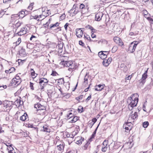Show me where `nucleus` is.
<instances>
[{
  "label": "nucleus",
  "instance_id": "393cba45",
  "mask_svg": "<svg viewBox=\"0 0 153 153\" xmlns=\"http://www.w3.org/2000/svg\"><path fill=\"white\" fill-rule=\"evenodd\" d=\"M134 42H131L129 47L128 48V51L130 52L131 53H133L134 51V50L133 49L132 45L134 44Z\"/></svg>",
  "mask_w": 153,
  "mask_h": 153
},
{
  "label": "nucleus",
  "instance_id": "ea45409f",
  "mask_svg": "<svg viewBox=\"0 0 153 153\" xmlns=\"http://www.w3.org/2000/svg\"><path fill=\"white\" fill-rule=\"evenodd\" d=\"M134 44L132 45V46L133 49L135 50V48H136L137 45L139 43V42L137 41L134 42Z\"/></svg>",
  "mask_w": 153,
  "mask_h": 153
},
{
  "label": "nucleus",
  "instance_id": "37998d69",
  "mask_svg": "<svg viewBox=\"0 0 153 153\" xmlns=\"http://www.w3.org/2000/svg\"><path fill=\"white\" fill-rule=\"evenodd\" d=\"M51 20H52L51 18H50L48 20V22H46V24H45V27H48V26L49 25V24H50V22Z\"/></svg>",
  "mask_w": 153,
  "mask_h": 153
},
{
  "label": "nucleus",
  "instance_id": "ddd939ff",
  "mask_svg": "<svg viewBox=\"0 0 153 153\" xmlns=\"http://www.w3.org/2000/svg\"><path fill=\"white\" fill-rule=\"evenodd\" d=\"M103 15V14L101 12H99L95 15V20L97 21H100Z\"/></svg>",
  "mask_w": 153,
  "mask_h": 153
},
{
  "label": "nucleus",
  "instance_id": "338daca9",
  "mask_svg": "<svg viewBox=\"0 0 153 153\" xmlns=\"http://www.w3.org/2000/svg\"><path fill=\"white\" fill-rule=\"evenodd\" d=\"M131 75H129L127 77H126L125 78V79L126 80H130L131 79V77H130Z\"/></svg>",
  "mask_w": 153,
  "mask_h": 153
},
{
  "label": "nucleus",
  "instance_id": "4d7b16f0",
  "mask_svg": "<svg viewBox=\"0 0 153 153\" xmlns=\"http://www.w3.org/2000/svg\"><path fill=\"white\" fill-rule=\"evenodd\" d=\"M77 151L76 150H72L70 151H69L67 152H66V153H77Z\"/></svg>",
  "mask_w": 153,
  "mask_h": 153
},
{
  "label": "nucleus",
  "instance_id": "1a4fd4ad",
  "mask_svg": "<svg viewBox=\"0 0 153 153\" xmlns=\"http://www.w3.org/2000/svg\"><path fill=\"white\" fill-rule=\"evenodd\" d=\"M27 28L25 27H23L19 31L17 34L18 35L22 36L26 33Z\"/></svg>",
  "mask_w": 153,
  "mask_h": 153
},
{
  "label": "nucleus",
  "instance_id": "f257e3e1",
  "mask_svg": "<svg viewBox=\"0 0 153 153\" xmlns=\"http://www.w3.org/2000/svg\"><path fill=\"white\" fill-rule=\"evenodd\" d=\"M137 94H132L127 100V102L129 103L128 105V109L130 110H132L133 108L137 105L138 101V98L137 97Z\"/></svg>",
  "mask_w": 153,
  "mask_h": 153
},
{
  "label": "nucleus",
  "instance_id": "f03ea898",
  "mask_svg": "<svg viewBox=\"0 0 153 153\" xmlns=\"http://www.w3.org/2000/svg\"><path fill=\"white\" fill-rule=\"evenodd\" d=\"M19 19L18 15L17 14H12L11 16L10 23L9 24V26H11L16 22L18 21Z\"/></svg>",
  "mask_w": 153,
  "mask_h": 153
},
{
  "label": "nucleus",
  "instance_id": "a878e982",
  "mask_svg": "<svg viewBox=\"0 0 153 153\" xmlns=\"http://www.w3.org/2000/svg\"><path fill=\"white\" fill-rule=\"evenodd\" d=\"M104 85H97L98 88H95V90L97 91H101L103 88V86Z\"/></svg>",
  "mask_w": 153,
  "mask_h": 153
},
{
  "label": "nucleus",
  "instance_id": "6e6d98bb",
  "mask_svg": "<svg viewBox=\"0 0 153 153\" xmlns=\"http://www.w3.org/2000/svg\"><path fill=\"white\" fill-rule=\"evenodd\" d=\"M121 70H123L124 72H126L128 70V68L126 66L123 68V69H122Z\"/></svg>",
  "mask_w": 153,
  "mask_h": 153
},
{
  "label": "nucleus",
  "instance_id": "4468645a",
  "mask_svg": "<svg viewBox=\"0 0 153 153\" xmlns=\"http://www.w3.org/2000/svg\"><path fill=\"white\" fill-rule=\"evenodd\" d=\"M19 54L20 56L21 57H25L26 55L25 50L23 48H22L19 51Z\"/></svg>",
  "mask_w": 153,
  "mask_h": 153
},
{
  "label": "nucleus",
  "instance_id": "5701e85b",
  "mask_svg": "<svg viewBox=\"0 0 153 153\" xmlns=\"http://www.w3.org/2000/svg\"><path fill=\"white\" fill-rule=\"evenodd\" d=\"M48 80L45 78H42L41 79H39V83L40 84H42V83H43L45 85V84H47L48 83Z\"/></svg>",
  "mask_w": 153,
  "mask_h": 153
},
{
  "label": "nucleus",
  "instance_id": "7ed1b4c3",
  "mask_svg": "<svg viewBox=\"0 0 153 153\" xmlns=\"http://www.w3.org/2000/svg\"><path fill=\"white\" fill-rule=\"evenodd\" d=\"M12 102H11L8 101H5L3 104L4 107L5 108H4V111H9L12 107Z\"/></svg>",
  "mask_w": 153,
  "mask_h": 153
},
{
  "label": "nucleus",
  "instance_id": "bb28decb",
  "mask_svg": "<svg viewBox=\"0 0 153 153\" xmlns=\"http://www.w3.org/2000/svg\"><path fill=\"white\" fill-rule=\"evenodd\" d=\"M59 25V23L58 22H56L55 24H51L50 25V29H52L55 27L58 26Z\"/></svg>",
  "mask_w": 153,
  "mask_h": 153
},
{
  "label": "nucleus",
  "instance_id": "e433bc0d",
  "mask_svg": "<svg viewBox=\"0 0 153 153\" xmlns=\"http://www.w3.org/2000/svg\"><path fill=\"white\" fill-rule=\"evenodd\" d=\"M78 120V117L77 116L74 117L73 119L71 120V122L75 123Z\"/></svg>",
  "mask_w": 153,
  "mask_h": 153
},
{
  "label": "nucleus",
  "instance_id": "6e6552de",
  "mask_svg": "<svg viewBox=\"0 0 153 153\" xmlns=\"http://www.w3.org/2000/svg\"><path fill=\"white\" fill-rule=\"evenodd\" d=\"M81 28H77L76 30V34L78 38L82 37L83 34V31Z\"/></svg>",
  "mask_w": 153,
  "mask_h": 153
},
{
  "label": "nucleus",
  "instance_id": "a19ab883",
  "mask_svg": "<svg viewBox=\"0 0 153 153\" xmlns=\"http://www.w3.org/2000/svg\"><path fill=\"white\" fill-rule=\"evenodd\" d=\"M57 82L59 84H62L64 82V79L62 78H60L58 80Z\"/></svg>",
  "mask_w": 153,
  "mask_h": 153
},
{
  "label": "nucleus",
  "instance_id": "0e129e2a",
  "mask_svg": "<svg viewBox=\"0 0 153 153\" xmlns=\"http://www.w3.org/2000/svg\"><path fill=\"white\" fill-rule=\"evenodd\" d=\"M106 60H107V62L110 64L112 60V58L111 57H109L108 59Z\"/></svg>",
  "mask_w": 153,
  "mask_h": 153
},
{
  "label": "nucleus",
  "instance_id": "680f3d73",
  "mask_svg": "<svg viewBox=\"0 0 153 153\" xmlns=\"http://www.w3.org/2000/svg\"><path fill=\"white\" fill-rule=\"evenodd\" d=\"M100 124V123L99 124V125H98V126H97V127L96 128V129H95V131H94V132H93V134H92V135H94V136H95V135L96 134V131L97 130V129L99 126Z\"/></svg>",
  "mask_w": 153,
  "mask_h": 153
},
{
  "label": "nucleus",
  "instance_id": "c85d7f7f",
  "mask_svg": "<svg viewBox=\"0 0 153 153\" xmlns=\"http://www.w3.org/2000/svg\"><path fill=\"white\" fill-rule=\"evenodd\" d=\"M75 67V65L72 62V64H71L70 65L69 67V68L68 69V70L70 71H72V70L74 69Z\"/></svg>",
  "mask_w": 153,
  "mask_h": 153
},
{
  "label": "nucleus",
  "instance_id": "052dcab7",
  "mask_svg": "<svg viewBox=\"0 0 153 153\" xmlns=\"http://www.w3.org/2000/svg\"><path fill=\"white\" fill-rule=\"evenodd\" d=\"M7 88V86L6 85H3V86H1L0 85V89L1 90H2L4 89H5Z\"/></svg>",
  "mask_w": 153,
  "mask_h": 153
},
{
  "label": "nucleus",
  "instance_id": "f3484780",
  "mask_svg": "<svg viewBox=\"0 0 153 153\" xmlns=\"http://www.w3.org/2000/svg\"><path fill=\"white\" fill-rule=\"evenodd\" d=\"M28 115L27 113H25L22 116H21L20 118V120L22 121H25V120H28Z\"/></svg>",
  "mask_w": 153,
  "mask_h": 153
},
{
  "label": "nucleus",
  "instance_id": "0eeeda50",
  "mask_svg": "<svg viewBox=\"0 0 153 153\" xmlns=\"http://www.w3.org/2000/svg\"><path fill=\"white\" fill-rule=\"evenodd\" d=\"M103 51H101L100 52L98 53L99 56L102 59H104L106 58L107 54H108V51H104L105 53H104Z\"/></svg>",
  "mask_w": 153,
  "mask_h": 153
},
{
  "label": "nucleus",
  "instance_id": "bf43d9fd",
  "mask_svg": "<svg viewBox=\"0 0 153 153\" xmlns=\"http://www.w3.org/2000/svg\"><path fill=\"white\" fill-rule=\"evenodd\" d=\"M79 45L82 46L83 47H84L85 45L84 43L81 40L79 41Z\"/></svg>",
  "mask_w": 153,
  "mask_h": 153
},
{
  "label": "nucleus",
  "instance_id": "2f4dec72",
  "mask_svg": "<svg viewBox=\"0 0 153 153\" xmlns=\"http://www.w3.org/2000/svg\"><path fill=\"white\" fill-rule=\"evenodd\" d=\"M133 144H124L123 146H128V147H126V149H129L131 148L133 146Z\"/></svg>",
  "mask_w": 153,
  "mask_h": 153
},
{
  "label": "nucleus",
  "instance_id": "2eb2a0df",
  "mask_svg": "<svg viewBox=\"0 0 153 153\" xmlns=\"http://www.w3.org/2000/svg\"><path fill=\"white\" fill-rule=\"evenodd\" d=\"M137 117V114L136 112H135L133 114H132L128 119V120H130L131 119L134 120Z\"/></svg>",
  "mask_w": 153,
  "mask_h": 153
},
{
  "label": "nucleus",
  "instance_id": "aec40b11",
  "mask_svg": "<svg viewBox=\"0 0 153 153\" xmlns=\"http://www.w3.org/2000/svg\"><path fill=\"white\" fill-rule=\"evenodd\" d=\"M42 131L47 132H50V129L48 128V127L46 125L44 126L41 130Z\"/></svg>",
  "mask_w": 153,
  "mask_h": 153
},
{
  "label": "nucleus",
  "instance_id": "4be33fe9",
  "mask_svg": "<svg viewBox=\"0 0 153 153\" xmlns=\"http://www.w3.org/2000/svg\"><path fill=\"white\" fill-rule=\"evenodd\" d=\"M21 25V23L20 22H19V21H17L14 24H13L12 25V26L14 28H18Z\"/></svg>",
  "mask_w": 153,
  "mask_h": 153
},
{
  "label": "nucleus",
  "instance_id": "20e7f679",
  "mask_svg": "<svg viewBox=\"0 0 153 153\" xmlns=\"http://www.w3.org/2000/svg\"><path fill=\"white\" fill-rule=\"evenodd\" d=\"M65 144H59L55 148L54 153H61L63 151Z\"/></svg>",
  "mask_w": 153,
  "mask_h": 153
},
{
  "label": "nucleus",
  "instance_id": "423d86ee",
  "mask_svg": "<svg viewBox=\"0 0 153 153\" xmlns=\"http://www.w3.org/2000/svg\"><path fill=\"white\" fill-rule=\"evenodd\" d=\"M34 108L37 109V111L43 110L44 111H45L46 108L43 105H41L39 103H37L34 105Z\"/></svg>",
  "mask_w": 153,
  "mask_h": 153
},
{
  "label": "nucleus",
  "instance_id": "4c0bfd02",
  "mask_svg": "<svg viewBox=\"0 0 153 153\" xmlns=\"http://www.w3.org/2000/svg\"><path fill=\"white\" fill-rule=\"evenodd\" d=\"M149 125V123L148 121L144 122L143 123V126L144 128H147Z\"/></svg>",
  "mask_w": 153,
  "mask_h": 153
},
{
  "label": "nucleus",
  "instance_id": "8fccbe9b",
  "mask_svg": "<svg viewBox=\"0 0 153 153\" xmlns=\"http://www.w3.org/2000/svg\"><path fill=\"white\" fill-rule=\"evenodd\" d=\"M147 19L150 21V25H151V23H153V19L149 17H147Z\"/></svg>",
  "mask_w": 153,
  "mask_h": 153
},
{
  "label": "nucleus",
  "instance_id": "09e8293b",
  "mask_svg": "<svg viewBox=\"0 0 153 153\" xmlns=\"http://www.w3.org/2000/svg\"><path fill=\"white\" fill-rule=\"evenodd\" d=\"M33 17L34 19L37 20L38 21H40L39 16L35 15L34 16H33Z\"/></svg>",
  "mask_w": 153,
  "mask_h": 153
},
{
  "label": "nucleus",
  "instance_id": "603ef678",
  "mask_svg": "<svg viewBox=\"0 0 153 153\" xmlns=\"http://www.w3.org/2000/svg\"><path fill=\"white\" fill-rule=\"evenodd\" d=\"M33 85V83H32L31 82H30V86L31 89L32 90H34Z\"/></svg>",
  "mask_w": 153,
  "mask_h": 153
},
{
  "label": "nucleus",
  "instance_id": "39448f33",
  "mask_svg": "<svg viewBox=\"0 0 153 153\" xmlns=\"http://www.w3.org/2000/svg\"><path fill=\"white\" fill-rule=\"evenodd\" d=\"M79 8L76 5L74 4L72 9L68 11V13L71 14L73 13L74 15H76L79 12Z\"/></svg>",
  "mask_w": 153,
  "mask_h": 153
},
{
  "label": "nucleus",
  "instance_id": "774afa93",
  "mask_svg": "<svg viewBox=\"0 0 153 153\" xmlns=\"http://www.w3.org/2000/svg\"><path fill=\"white\" fill-rule=\"evenodd\" d=\"M97 121V119L96 118H94L92 119V121L94 123H94Z\"/></svg>",
  "mask_w": 153,
  "mask_h": 153
},
{
  "label": "nucleus",
  "instance_id": "49530a36",
  "mask_svg": "<svg viewBox=\"0 0 153 153\" xmlns=\"http://www.w3.org/2000/svg\"><path fill=\"white\" fill-rule=\"evenodd\" d=\"M25 59L22 60L20 59H19L18 60V61L19 65H20L21 64H22V63H23L24 62H25Z\"/></svg>",
  "mask_w": 153,
  "mask_h": 153
},
{
  "label": "nucleus",
  "instance_id": "c756f323",
  "mask_svg": "<svg viewBox=\"0 0 153 153\" xmlns=\"http://www.w3.org/2000/svg\"><path fill=\"white\" fill-rule=\"evenodd\" d=\"M143 15L144 17L146 18V19L147 18V17H149L148 15V13L147 11V10H143Z\"/></svg>",
  "mask_w": 153,
  "mask_h": 153
},
{
  "label": "nucleus",
  "instance_id": "7c9ffc66",
  "mask_svg": "<svg viewBox=\"0 0 153 153\" xmlns=\"http://www.w3.org/2000/svg\"><path fill=\"white\" fill-rule=\"evenodd\" d=\"M84 38L85 39H86L89 42L91 41L90 36L86 34H84Z\"/></svg>",
  "mask_w": 153,
  "mask_h": 153
},
{
  "label": "nucleus",
  "instance_id": "5fc2aeb1",
  "mask_svg": "<svg viewBox=\"0 0 153 153\" xmlns=\"http://www.w3.org/2000/svg\"><path fill=\"white\" fill-rule=\"evenodd\" d=\"M105 61H103V65L105 66H108L109 63L106 60L105 62Z\"/></svg>",
  "mask_w": 153,
  "mask_h": 153
},
{
  "label": "nucleus",
  "instance_id": "a18cd8bd",
  "mask_svg": "<svg viewBox=\"0 0 153 153\" xmlns=\"http://www.w3.org/2000/svg\"><path fill=\"white\" fill-rule=\"evenodd\" d=\"M78 110L79 112H80V113H82L83 112V108L82 106H79V108H78Z\"/></svg>",
  "mask_w": 153,
  "mask_h": 153
},
{
  "label": "nucleus",
  "instance_id": "9d476101",
  "mask_svg": "<svg viewBox=\"0 0 153 153\" xmlns=\"http://www.w3.org/2000/svg\"><path fill=\"white\" fill-rule=\"evenodd\" d=\"M48 88H49V89H48V96L49 95H51L52 94H54V86L52 85H48Z\"/></svg>",
  "mask_w": 153,
  "mask_h": 153
},
{
  "label": "nucleus",
  "instance_id": "9b49d317",
  "mask_svg": "<svg viewBox=\"0 0 153 153\" xmlns=\"http://www.w3.org/2000/svg\"><path fill=\"white\" fill-rule=\"evenodd\" d=\"M60 64L63 65L64 67H69L72 64V62L71 61H61L60 62Z\"/></svg>",
  "mask_w": 153,
  "mask_h": 153
},
{
  "label": "nucleus",
  "instance_id": "13d9d810",
  "mask_svg": "<svg viewBox=\"0 0 153 153\" xmlns=\"http://www.w3.org/2000/svg\"><path fill=\"white\" fill-rule=\"evenodd\" d=\"M56 74H57V73L54 71H52L51 75L53 76H56Z\"/></svg>",
  "mask_w": 153,
  "mask_h": 153
},
{
  "label": "nucleus",
  "instance_id": "e2e57ef3",
  "mask_svg": "<svg viewBox=\"0 0 153 153\" xmlns=\"http://www.w3.org/2000/svg\"><path fill=\"white\" fill-rule=\"evenodd\" d=\"M92 29H91V33H96L97 32V30L94 29L93 27Z\"/></svg>",
  "mask_w": 153,
  "mask_h": 153
},
{
  "label": "nucleus",
  "instance_id": "79ce46f5",
  "mask_svg": "<svg viewBox=\"0 0 153 153\" xmlns=\"http://www.w3.org/2000/svg\"><path fill=\"white\" fill-rule=\"evenodd\" d=\"M117 48L116 46H114L112 48L111 51L112 53H115L117 50Z\"/></svg>",
  "mask_w": 153,
  "mask_h": 153
},
{
  "label": "nucleus",
  "instance_id": "dca6fc26",
  "mask_svg": "<svg viewBox=\"0 0 153 153\" xmlns=\"http://www.w3.org/2000/svg\"><path fill=\"white\" fill-rule=\"evenodd\" d=\"M147 74H143L142 75V77L140 79V83H142V84H144L145 82V79L147 78Z\"/></svg>",
  "mask_w": 153,
  "mask_h": 153
},
{
  "label": "nucleus",
  "instance_id": "864d4df0",
  "mask_svg": "<svg viewBox=\"0 0 153 153\" xmlns=\"http://www.w3.org/2000/svg\"><path fill=\"white\" fill-rule=\"evenodd\" d=\"M117 44H118L120 46H122L123 45V43L121 39L120 40V41H119L118 43H117Z\"/></svg>",
  "mask_w": 153,
  "mask_h": 153
},
{
  "label": "nucleus",
  "instance_id": "3c124183",
  "mask_svg": "<svg viewBox=\"0 0 153 153\" xmlns=\"http://www.w3.org/2000/svg\"><path fill=\"white\" fill-rule=\"evenodd\" d=\"M21 42V39L20 38H19L18 39V41L15 43L16 45H18Z\"/></svg>",
  "mask_w": 153,
  "mask_h": 153
},
{
  "label": "nucleus",
  "instance_id": "69168bd1",
  "mask_svg": "<svg viewBox=\"0 0 153 153\" xmlns=\"http://www.w3.org/2000/svg\"><path fill=\"white\" fill-rule=\"evenodd\" d=\"M86 27L87 28L90 29L91 30L92 29V28L93 27L92 26H91L88 25Z\"/></svg>",
  "mask_w": 153,
  "mask_h": 153
},
{
  "label": "nucleus",
  "instance_id": "c03bdc74",
  "mask_svg": "<svg viewBox=\"0 0 153 153\" xmlns=\"http://www.w3.org/2000/svg\"><path fill=\"white\" fill-rule=\"evenodd\" d=\"M83 95H81L78 97H76L75 99L77 100H81L83 98Z\"/></svg>",
  "mask_w": 153,
  "mask_h": 153
},
{
  "label": "nucleus",
  "instance_id": "c9c22d12",
  "mask_svg": "<svg viewBox=\"0 0 153 153\" xmlns=\"http://www.w3.org/2000/svg\"><path fill=\"white\" fill-rule=\"evenodd\" d=\"M5 144L7 146V149L8 150H13V148L12 147V144H10V145H9V144H8V145L7 144Z\"/></svg>",
  "mask_w": 153,
  "mask_h": 153
},
{
  "label": "nucleus",
  "instance_id": "72a5a7b5",
  "mask_svg": "<svg viewBox=\"0 0 153 153\" xmlns=\"http://www.w3.org/2000/svg\"><path fill=\"white\" fill-rule=\"evenodd\" d=\"M89 75L86 74L84 77V83L86 84H88V79L89 77Z\"/></svg>",
  "mask_w": 153,
  "mask_h": 153
},
{
  "label": "nucleus",
  "instance_id": "de8ad7c7",
  "mask_svg": "<svg viewBox=\"0 0 153 153\" xmlns=\"http://www.w3.org/2000/svg\"><path fill=\"white\" fill-rule=\"evenodd\" d=\"M88 144H85L82 147V149L83 150H86L88 147Z\"/></svg>",
  "mask_w": 153,
  "mask_h": 153
},
{
  "label": "nucleus",
  "instance_id": "6ab92c4d",
  "mask_svg": "<svg viewBox=\"0 0 153 153\" xmlns=\"http://www.w3.org/2000/svg\"><path fill=\"white\" fill-rule=\"evenodd\" d=\"M108 147H109V145H108L107 144H102V151L104 152H105Z\"/></svg>",
  "mask_w": 153,
  "mask_h": 153
},
{
  "label": "nucleus",
  "instance_id": "f704fd0d",
  "mask_svg": "<svg viewBox=\"0 0 153 153\" xmlns=\"http://www.w3.org/2000/svg\"><path fill=\"white\" fill-rule=\"evenodd\" d=\"M31 75L33 78H35L36 76H35V73L33 69L31 68L30 69Z\"/></svg>",
  "mask_w": 153,
  "mask_h": 153
},
{
  "label": "nucleus",
  "instance_id": "a211bd4d",
  "mask_svg": "<svg viewBox=\"0 0 153 153\" xmlns=\"http://www.w3.org/2000/svg\"><path fill=\"white\" fill-rule=\"evenodd\" d=\"M45 13H42V15H40L39 16V18L40 19V21L42 20L45 19V17L48 16L49 15V13H48V12H47V14L45 15Z\"/></svg>",
  "mask_w": 153,
  "mask_h": 153
},
{
  "label": "nucleus",
  "instance_id": "cd10ccee",
  "mask_svg": "<svg viewBox=\"0 0 153 153\" xmlns=\"http://www.w3.org/2000/svg\"><path fill=\"white\" fill-rule=\"evenodd\" d=\"M12 82L15 85L16 84L19 85L21 81L17 80H16L15 78H13L12 80Z\"/></svg>",
  "mask_w": 153,
  "mask_h": 153
},
{
  "label": "nucleus",
  "instance_id": "412c9836",
  "mask_svg": "<svg viewBox=\"0 0 153 153\" xmlns=\"http://www.w3.org/2000/svg\"><path fill=\"white\" fill-rule=\"evenodd\" d=\"M79 8L82 10H85V12H87L88 9V7H85L84 4H80ZM82 11H83V10H82Z\"/></svg>",
  "mask_w": 153,
  "mask_h": 153
},
{
  "label": "nucleus",
  "instance_id": "b1692460",
  "mask_svg": "<svg viewBox=\"0 0 153 153\" xmlns=\"http://www.w3.org/2000/svg\"><path fill=\"white\" fill-rule=\"evenodd\" d=\"M18 15L19 17L22 18L25 16V13L24 10H22L19 12V13L17 14Z\"/></svg>",
  "mask_w": 153,
  "mask_h": 153
},
{
  "label": "nucleus",
  "instance_id": "473e14b6",
  "mask_svg": "<svg viewBox=\"0 0 153 153\" xmlns=\"http://www.w3.org/2000/svg\"><path fill=\"white\" fill-rule=\"evenodd\" d=\"M120 39L119 37L117 36L114 37V40L116 44L118 43V42L120 41Z\"/></svg>",
  "mask_w": 153,
  "mask_h": 153
},
{
  "label": "nucleus",
  "instance_id": "f8f14e48",
  "mask_svg": "<svg viewBox=\"0 0 153 153\" xmlns=\"http://www.w3.org/2000/svg\"><path fill=\"white\" fill-rule=\"evenodd\" d=\"M131 124V122H126L123 125V128H125L126 130H129L131 129V128L130 127Z\"/></svg>",
  "mask_w": 153,
  "mask_h": 153
},
{
  "label": "nucleus",
  "instance_id": "58836bf2",
  "mask_svg": "<svg viewBox=\"0 0 153 153\" xmlns=\"http://www.w3.org/2000/svg\"><path fill=\"white\" fill-rule=\"evenodd\" d=\"M74 114L71 113H70L67 115V119H69L74 117Z\"/></svg>",
  "mask_w": 153,
  "mask_h": 153
}]
</instances>
